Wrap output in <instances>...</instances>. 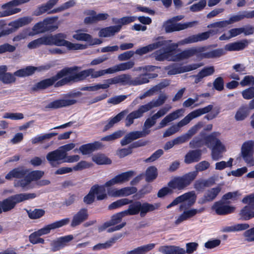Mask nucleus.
I'll list each match as a JSON object with an SVG mask.
<instances>
[{
    "instance_id": "1",
    "label": "nucleus",
    "mask_w": 254,
    "mask_h": 254,
    "mask_svg": "<svg viewBox=\"0 0 254 254\" xmlns=\"http://www.w3.org/2000/svg\"><path fill=\"white\" fill-rule=\"evenodd\" d=\"M66 36L62 33L55 35L49 34L44 35L40 38L29 42L27 47L30 49H35L41 45H49L56 46H65L69 50H82L86 48V45L72 43L65 40Z\"/></svg>"
},
{
    "instance_id": "2",
    "label": "nucleus",
    "mask_w": 254,
    "mask_h": 254,
    "mask_svg": "<svg viewBox=\"0 0 254 254\" xmlns=\"http://www.w3.org/2000/svg\"><path fill=\"white\" fill-rule=\"evenodd\" d=\"M67 68L73 69L71 73H69L68 76L58 81L55 84L56 87H62L65 85L83 81L90 75H91L92 78L98 77V71H95L93 68L83 70L77 73L76 71L79 69L78 66H73L72 67H67Z\"/></svg>"
},
{
    "instance_id": "3",
    "label": "nucleus",
    "mask_w": 254,
    "mask_h": 254,
    "mask_svg": "<svg viewBox=\"0 0 254 254\" xmlns=\"http://www.w3.org/2000/svg\"><path fill=\"white\" fill-rule=\"evenodd\" d=\"M167 97L165 94H160L156 100H152L148 103L140 106L137 110L132 111L127 115L126 118V126L130 127L134 123V120L143 116V114L154 107L163 105L166 100Z\"/></svg>"
},
{
    "instance_id": "4",
    "label": "nucleus",
    "mask_w": 254,
    "mask_h": 254,
    "mask_svg": "<svg viewBox=\"0 0 254 254\" xmlns=\"http://www.w3.org/2000/svg\"><path fill=\"white\" fill-rule=\"evenodd\" d=\"M157 73L141 74L133 79L129 74H123L114 77L115 84L120 83L122 85H129L137 86L149 82L150 78H156Z\"/></svg>"
},
{
    "instance_id": "5",
    "label": "nucleus",
    "mask_w": 254,
    "mask_h": 254,
    "mask_svg": "<svg viewBox=\"0 0 254 254\" xmlns=\"http://www.w3.org/2000/svg\"><path fill=\"white\" fill-rule=\"evenodd\" d=\"M72 70L73 69L71 68L65 67L59 71L56 75L50 78L43 79L34 84L31 88V91L37 92L39 90L46 89L53 85L56 87V83L62 79L68 76L69 73H71Z\"/></svg>"
},
{
    "instance_id": "6",
    "label": "nucleus",
    "mask_w": 254,
    "mask_h": 254,
    "mask_svg": "<svg viewBox=\"0 0 254 254\" xmlns=\"http://www.w3.org/2000/svg\"><path fill=\"white\" fill-rule=\"evenodd\" d=\"M219 133L213 132L204 137L205 145L212 148L211 156L213 160H218L222 157V153L225 151V148L220 140L217 138Z\"/></svg>"
},
{
    "instance_id": "7",
    "label": "nucleus",
    "mask_w": 254,
    "mask_h": 254,
    "mask_svg": "<svg viewBox=\"0 0 254 254\" xmlns=\"http://www.w3.org/2000/svg\"><path fill=\"white\" fill-rule=\"evenodd\" d=\"M160 37H158L155 42L159 41H165L164 40H160ZM167 41L166 45H165L166 47L156 50L151 54L150 57L154 58L156 61L158 62H163L165 61H171V59H172L175 54V51L178 47V45L176 43H171L167 45L168 43L171 42L172 41ZM163 46H164V45H163ZM160 48L161 47L159 48Z\"/></svg>"
},
{
    "instance_id": "8",
    "label": "nucleus",
    "mask_w": 254,
    "mask_h": 254,
    "mask_svg": "<svg viewBox=\"0 0 254 254\" xmlns=\"http://www.w3.org/2000/svg\"><path fill=\"white\" fill-rule=\"evenodd\" d=\"M166 41H159L148 44L147 46L140 47L136 50L135 52L133 51H128L125 52L118 56V60L120 61H124L129 60L134 54L139 56H142L148 53L151 52L155 50L159 49L160 47L166 45Z\"/></svg>"
},
{
    "instance_id": "9",
    "label": "nucleus",
    "mask_w": 254,
    "mask_h": 254,
    "mask_svg": "<svg viewBox=\"0 0 254 254\" xmlns=\"http://www.w3.org/2000/svg\"><path fill=\"white\" fill-rule=\"evenodd\" d=\"M129 204L128 208L124 210L127 216L135 215L140 213L141 217H144L147 212L155 210L159 206L158 204L154 205L148 202L141 203L139 201H132Z\"/></svg>"
},
{
    "instance_id": "10",
    "label": "nucleus",
    "mask_w": 254,
    "mask_h": 254,
    "mask_svg": "<svg viewBox=\"0 0 254 254\" xmlns=\"http://www.w3.org/2000/svg\"><path fill=\"white\" fill-rule=\"evenodd\" d=\"M36 197L35 193H19L11 195L8 198L0 201L3 212H7L12 209L17 203L23 201L33 199Z\"/></svg>"
},
{
    "instance_id": "11",
    "label": "nucleus",
    "mask_w": 254,
    "mask_h": 254,
    "mask_svg": "<svg viewBox=\"0 0 254 254\" xmlns=\"http://www.w3.org/2000/svg\"><path fill=\"white\" fill-rule=\"evenodd\" d=\"M58 19V17L57 16L47 17L43 21L36 23L32 27V30L35 34L53 32L58 28L56 25Z\"/></svg>"
},
{
    "instance_id": "12",
    "label": "nucleus",
    "mask_w": 254,
    "mask_h": 254,
    "mask_svg": "<svg viewBox=\"0 0 254 254\" xmlns=\"http://www.w3.org/2000/svg\"><path fill=\"white\" fill-rule=\"evenodd\" d=\"M196 200V195L193 191H189L181 195L176 197L170 204L167 206V208H170L174 206L185 201L186 202L184 204L180 205V209L185 207L189 208L191 207L195 202Z\"/></svg>"
},
{
    "instance_id": "13",
    "label": "nucleus",
    "mask_w": 254,
    "mask_h": 254,
    "mask_svg": "<svg viewBox=\"0 0 254 254\" xmlns=\"http://www.w3.org/2000/svg\"><path fill=\"white\" fill-rule=\"evenodd\" d=\"M105 191V186L95 185L91 187L89 193L84 197L83 201L87 204H92L95 200V194H97V200H103L107 197Z\"/></svg>"
},
{
    "instance_id": "14",
    "label": "nucleus",
    "mask_w": 254,
    "mask_h": 254,
    "mask_svg": "<svg viewBox=\"0 0 254 254\" xmlns=\"http://www.w3.org/2000/svg\"><path fill=\"white\" fill-rule=\"evenodd\" d=\"M30 0H12L3 4L1 7L3 10L1 13V16L3 17L8 16L20 12L21 10L20 8H13V7L27 3Z\"/></svg>"
},
{
    "instance_id": "15",
    "label": "nucleus",
    "mask_w": 254,
    "mask_h": 254,
    "mask_svg": "<svg viewBox=\"0 0 254 254\" xmlns=\"http://www.w3.org/2000/svg\"><path fill=\"white\" fill-rule=\"evenodd\" d=\"M230 201H224L221 199L214 203L211 207L212 210L215 211L218 215H226L233 213L235 210L234 206L228 205Z\"/></svg>"
},
{
    "instance_id": "16",
    "label": "nucleus",
    "mask_w": 254,
    "mask_h": 254,
    "mask_svg": "<svg viewBox=\"0 0 254 254\" xmlns=\"http://www.w3.org/2000/svg\"><path fill=\"white\" fill-rule=\"evenodd\" d=\"M196 23L197 22L195 21L184 23H175L172 19H169L166 22L164 28L165 32L169 33L184 30L189 27H191L193 26L194 24Z\"/></svg>"
},
{
    "instance_id": "17",
    "label": "nucleus",
    "mask_w": 254,
    "mask_h": 254,
    "mask_svg": "<svg viewBox=\"0 0 254 254\" xmlns=\"http://www.w3.org/2000/svg\"><path fill=\"white\" fill-rule=\"evenodd\" d=\"M135 172L130 170L116 176L111 180L106 182L104 186L109 187L118 184H122L130 180L135 175Z\"/></svg>"
},
{
    "instance_id": "18",
    "label": "nucleus",
    "mask_w": 254,
    "mask_h": 254,
    "mask_svg": "<svg viewBox=\"0 0 254 254\" xmlns=\"http://www.w3.org/2000/svg\"><path fill=\"white\" fill-rule=\"evenodd\" d=\"M69 221L70 220L68 218L61 219L45 226L44 227L37 231L36 233H38V235L40 236L48 234L50 233L51 230L59 228L68 224Z\"/></svg>"
},
{
    "instance_id": "19",
    "label": "nucleus",
    "mask_w": 254,
    "mask_h": 254,
    "mask_svg": "<svg viewBox=\"0 0 254 254\" xmlns=\"http://www.w3.org/2000/svg\"><path fill=\"white\" fill-rule=\"evenodd\" d=\"M127 216L124 211L117 213L113 215L111 219L109 221L104 223L102 225L98 227V230L99 232H101L105 230L107 228L116 225L120 223L123 217Z\"/></svg>"
},
{
    "instance_id": "20",
    "label": "nucleus",
    "mask_w": 254,
    "mask_h": 254,
    "mask_svg": "<svg viewBox=\"0 0 254 254\" xmlns=\"http://www.w3.org/2000/svg\"><path fill=\"white\" fill-rule=\"evenodd\" d=\"M137 191V188L132 186L125 187L121 189H113L109 191V194L113 197H123L134 194L136 193Z\"/></svg>"
},
{
    "instance_id": "21",
    "label": "nucleus",
    "mask_w": 254,
    "mask_h": 254,
    "mask_svg": "<svg viewBox=\"0 0 254 254\" xmlns=\"http://www.w3.org/2000/svg\"><path fill=\"white\" fill-rule=\"evenodd\" d=\"M88 216L87 209L81 208L73 216L70 224L71 227H74L80 225L88 219Z\"/></svg>"
},
{
    "instance_id": "22",
    "label": "nucleus",
    "mask_w": 254,
    "mask_h": 254,
    "mask_svg": "<svg viewBox=\"0 0 254 254\" xmlns=\"http://www.w3.org/2000/svg\"><path fill=\"white\" fill-rule=\"evenodd\" d=\"M64 158H65L63 155V153L62 152V151L59 148L49 152L46 155L47 160L51 166L53 167H56V162H57V164L59 165L62 163L60 161H63Z\"/></svg>"
},
{
    "instance_id": "23",
    "label": "nucleus",
    "mask_w": 254,
    "mask_h": 254,
    "mask_svg": "<svg viewBox=\"0 0 254 254\" xmlns=\"http://www.w3.org/2000/svg\"><path fill=\"white\" fill-rule=\"evenodd\" d=\"M221 190V188L218 186L208 190L201 198L199 203L200 204H204L208 202L212 201L220 192Z\"/></svg>"
},
{
    "instance_id": "24",
    "label": "nucleus",
    "mask_w": 254,
    "mask_h": 254,
    "mask_svg": "<svg viewBox=\"0 0 254 254\" xmlns=\"http://www.w3.org/2000/svg\"><path fill=\"white\" fill-rule=\"evenodd\" d=\"M197 173L196 172H190L184 175L182 177H178V183L179 186V190H182L189 186L195 179Z\"/></svg>"
},
{
    "instance_id": "25",
    "label": "nucleus",
    "mask_w": 254,
    "mask_h": 254,
    "mask_svg": "<svg viewBox=\"0 0 254 254\" xmlns=\"http://www.w3.org/2000/svg\"><path fill=\"white\" fill-rule=\"evenodd\" d=\"M77 103L75 99H57L49 103L46 108L49 109H57L63 107H65L75 104Z\"/></svg>"
},
{
    "instance_id": "26",
    "label": "nucleus",
    "mask_w": 254,
    "mask_h": 254,
    "mask_svg": "<svg viewBox=\"0 0 254 254\" xmlns=\"http://www.w3.org/2000/svg\"><path fill=\"white\" fill-rule=\"evenodd\" d=\"M103 147V144L99 141H94L81 145L79 150L83 155L89 154L93 152L101 149Z\"/></svg>"
},
{
    "instance_id": "27",
    "label": "nucleus",
    "mask_w": 254,
    "mask_h": 254,
    "mask_svg": "<svg viewBox=\"0 0 254 254\" xmlns=\"http://www.w3.org/2000/svg\"><path fill=\"white\" fill-rule=\"evenodd\" d=\"M199 65L197 64H189L183 66H172L169 68L168 74L169 75H175L179 73H184L197 69Z\"/></svg>"
},
{
    "instance_id": "28",
    "label": "nucleus",
    "mask_w": 254,
    "mask_h": 254,
    "mask_svg": "<svg viewBox=\"0 0 254 254\" xmlns=\"http://www.w3.org/2000/svg\"><path fill=\"white\" fill-rule=\"evenodd\" d=\"M146 133L141 131H131L127 133L125 136L121 140V144L122 146L126 145L131 143L133 140L138 138L144 137Z\"/></svg>"
},
{
    "instance_id": "29",
    "label": "nucleus",
    "mask_w": 254,
    "mask_h": 254,
    "mask_svg": "<svg viewBox=\"0 0 254 254\" xmlns=\"http://www.w3.org/2000/svg\"><path fill=\"white\" fill-rule=\"evenodd\" d=\"M158 251L162 254H186V251L184 248L174 245L161 246L159 247Z\"/></svg>"
},
{
    "instance_id": "30",
    "label": "nucleus",
    "mask_w": 254,
    "mask_h": 254,
    "mask_svg": "<svg viewBox=\"0 0 254 254\" xmlns=\"http://www.w3.org/2000/svg\"><path fill=\"white\" fill-rule=\"evenodd\" d=\"M202 151L200 149L189 151L185 156V162L190 164L198 162L201 158Z\"/></svg>"
},
{
    "instance_id": "31",
    "label": "nucleus",
    "mask_w": 254,
    "mask_h": 254,
    "mask_svg": "<svg viewBox=\"0 0 254 254\" xmlns=\"http://www.w3.org/2000/svg\"><path fill=\"white\" fill-rule=\"evenodd\" d=\"M73 239L71 235H67L64 237L59 238L57 241H55L52 244V250L53 252L58 251L63 248L68 243Z\"/></svg>"
},
{
    "instance_id": "32",
    "label": "nucleus",
    "mask_w": 254,
    "mask_h": 254,
    "mask_svg": "<svg viewBox=\"0 0 254 254\" xmlns=\"http://www.w3.org/2000/svg\"><path fill=\"white\" fill-rule=\"evenodd\" d=\"M112 84H115L114 77L105 80L104 84H97L94 86H85L82 87L81 90L82 91H95L100 89H107Z\"/></svg>"
},
{
    "instance_id": "33",
    "label": "nucleus",
    "mask_w": 254,
    "mask_h": 254,
    "mask_svg": "<svg viewBox=\"0 0 254 254\" xmlns=\"http://www.w3.org/2000/svg\"><path fill=\"white\" fill-rule=\"evenodd\" d=\"M122 233H119L114 235L108 241L105 243H99L95 245L93 247V250L94 251L99 250L101 249H106L110 248L114 244H115L119 239L123 237Z\"/></svg>"
},
{
    "instance_id": "34",
    "label": "nucleus",
    "mask_w": 254,
    "mask_h": 254,
    "mask_svg": "<svg viewBox=\"0 0 254 254\" xmlns=\"http://www.w3.org/2000/svg\"><path fill=\"white\" fill-rule=\"evenodd\" d=\"M209 38L207 31L199 33L197 35H193L183 39L181 43L183 44L195 43L198 41H202L207 40Z\"/></svg>"
},
{
    "instance_id": "35",
    "label": "nucleus",
    "mask_w": 254,
    "mask_h": 254,
    "mask_svg": "<svg viewBox=\"0 0 254 254\" xmlns=\"http://www.w3.org/2000/svg\"><path fill=\"white\" fill-rule=\"evenodd\" d=\"M90 14L91 16H87L84 18V22L85 24H92L99 21L105 20L109 16L107 13H99L96 14V12L94 10H92Z\"/></svg>"
},
{
    "instance_id": "36",
    "label": "nucleus",
    "mask_w": 254,
    "mask_h": 254,
    "mask_svg": "<svg viewBox=\"0 0 254 254\" xmlns=\"http://www.w3.org/2000/svg\"><path fill=\"white\" fill-rule=\"evenodd\" d=\"M121 29V25L111 26L101 29L99 33L101 37H108L114 36Z\"/></svg>"
},
{
    "instance_id": "37",
    "label": "nucleus",
    "mask_w": 254,
    "mask_h": 254,
    "mask_svg": "<svg viewBox=\"0 0 254 254\" xmlns=\"http://www.w3.org/2000/svg\"><path fill=\"white\" fill-rule=\"evenodd\" d=\"M254 147V143L250 140L243 143L241 149L242 156L244 159L247 161L248 158H250L252 155V152Z\"/></svg>"
},
{
    "instance_id": "38",
    "label": "nucleus",
    "mask_w": 254,
    "mask_h": 254,
    "mask_svg": "<svg viewBox=\"0 0 254 254\" xmlns=\"http://www.w3.org/2000/svg\"><path fill=\"white\" fill-rule=\"evenodd\" d=\"M245 18H254V10L251 11H243L240 12L239 14L231 16L228 21L229 24H231L234 22L241 21Z\"/></svg>"
},
{
    "instance_id": "39",
    "label": "nucleus",
    "mask_w": 254,
    "mask_h": 254,
    "mask_svg": "<svg viewBox=\"0 0 254 254\" xmlns=\"http://www.w3.org/2000/svg\"><path fill=\"white\" fill-rule=\"evenodd\" d=\"M248 45L247 40L235 42L227 44L225 50L228 51H239L244 50Z\"/></svg>"
},
{
    "instance_id": "40",
    "label": "nucleus",
    "mask_w": 254,
    "mask_h": 254,
    "mask_svg": "<svg viewBox=\"0 0 254 254\" xmlns=\"http://www.w3.org/2000/svg\"><path fill=\"white\" fill-rule=\"evenodd\" d=\"M155 247V244L150 243L138 247L132 250L128 251L126 253V254H146L154 249Z\"/></svg>"
},
{
    "instance_id": "41",
    "label": "nucleus",
    "mask_w": 254,
    "mask_h": 254,
    "mask_svg": "<svg viewBox=\"0 0 254 254\" xmlns=\"http://www.w3.org/2000/svg\"><path fill=\"white\" fill-rule=\"evenodd\" d=\"M181 111V110L178 109L166 116L159 123L158 128L166 127L169 123L178 118L180 116Z\"/></svg>"
},
{
    "instance_id": "42",
    "label": "nucleus",
    "mask_w": 254,
    "mask_h": 254,
    "mask_svg": "<svg viewBox=\"0 0 254 254\" xmlns=\"http://www.w3.org/2000/svg\"><path fill=\"white\" fill-rule=\"evenodd\" d=\"M204 208L202 207L199 209H191L188 210H185L183 213L179 216L177 219V222H182L184 220H186L189 218H190L195 216L197 213H200L204 211Z\"/></svg>"
},
{
    "instance_id": "43",
    "label": "nucleus",
    "mask_w": 254,
    "mask_h": 254,
    "mask_svg": "<svg viewBox=\"0 0 254 254\" xmlns=\"http://www.w3.org/2000/svg\"><path fill=\"white\" fill-rule=\"evenodd\" d=\"M37 69V67L28 66L25 68L18 69L14 72V75L18 77H26L32 75Z\"/></svg>"
},
{
    "instance_id": "44",
    "label": "nucleus",
    "mask_w": 254,
    "mask_h": 254,
    "mask_svg": "<svg viewBox=\"0 0 254 254\" xmlns=\"http://www.w3.org/2000/svg\"><path fill=\"white\" fill-rule=\"evenodd\" d=\"M254 209H252L251 206L246 205L244 206L240 211L239 215L240 219L242 220H249L254 218Z\"/></svg>"
},
{
    "instance_id": "45",
    "label": "nucleus",
    "mask_w": 254,
    "mask_h": 254,
    "mask_svg": "<svg viewBox=\"0 0 254 254\" xmlns=\"http://www.w3.org/2000/svg\"><path fill=\"white\" fill-rule=\"evenodd\" d=\"M132 202V199H129L127 198H124L118 199L112 203L108 206L109 210L116 209L120 208L124 205L129 204Z\"/></svg>"
},
{
    "instance_id": "46",
    "label": "nucleus",
    "mask_w": 254,
    "mask_h": 254,
    "mask_svg": "<svg viewBox=\"0 0 254 254\" xmlns=\"http://www.w3.org/2000/svg\"><path fill=\"white\" fill-rule=\"evenodd\" d=\"M26 175V171L20 170L18 168H14L7 174L5 177L7 180H10L13 178L22 179Z\"/></svg>"
},
{
    "instance_id": "47",
    "label": "nucleus",
    "mask_w": 254,
    "mask_h": 254,
    "mask_svg": "<svg viewBox=\"0 0 254 254\" xmlns=\"http://www.w3.org/2000/svg\"><path fill=\"white\" fill-rule=\"evenodd\" d=\"M158 172L157 168L153 166H150L145 172V180L147 182H151L157 177Z\"/></svg>"
},
{
    "instance_id": "48",
    "label": "nucleus",
    "mask_w": 254,
    "mask_h": 254,
    "mask_svg": "<svg viewBox=\"0 0 254 254\" xmlns=\"http://www.w3.org/2000/svg\"><path fill=\"white\" fill-rule=\"evenodd\" d=\"M249 114L248 105H243L237 111L235 116V119L237 121H243L247 117Z\"/></svg>"
},
{
    "instance_id": "49",
    "label": "nucleus",
    "mask_w": 254,
    "mask_h": 254,
    "mask_svg": "<svg viewBox=\"0 0 254 254\" xmlns=\"http://www.w3.org/2000/svg\"><path fill=\"white\" fill-rule=\"evenodd\" d=\"M224 54V51L222 49H217L208 52L201 54L202 58L211 59L219 58Z\"/></svg>"
},
{
    "instance_id": "50",
    "label": "nucleus",
    "mask_w": 254,
    "mask_h": 254,
    "mask_svg": "<svg viewBox=\"0 0 254 254\" xmlns=\"http://www.w3.org/2000/svg\"><path fill=\"white\" fill-rule=\"evenodd\" d=\"M32 20L33 18L30 16H24L13 22L11 26L17 29L30 23Z\"/></svg>"
},
{
    "instance_id": "51",
    "label": "nucleus",
    "mask_w": 254,
    "mask_h": 254,
    "mask_svg": "<svg viewBox=\"0 0 254 254\" xmlns=\"http://www.w3.org/2000/svg\"><path fill=\"white\" fill-rule=\"evenodd\" d=\"M134 62L132 61H129L126 63H123L119 64L118 65L113 66L114 73L119 71H124L126 70L129 69L133 67Z\"/></svg>"
},
{
    "instance_id": "52",
    "label": "nucleus",
    "mask_w": 254,
    "mask_h": 254,
    "mask_svg": "<svg viewBox=\"0 0 254 254\" xmlns=\"http://www.w3.org/2000/svg\"><path fill=\"white\" fill-rule=\"evenodd\" d=\"M28 217L31 219H37L41 218L45 214V211L41 208H35L33 210L27 211Z\"/></svg>"
},
{
    "instance_id": "53",
    "label": "nucleus",
    "mask_w": 254,
    "mask_h": 254,
    "mask_svg": "<svg viewBox=\"0 0 254 254\" xmlns=\"http://www.w3.org/2000/svg\"><path fill=\"white\" fill-rule=\"evenodd\" d=\"M58 133L57 132H51L44 134L43 135H38L33 138L31 140V142L32 144H37L42 142L43 140L45 139L51 138L53 136L58 135Z\"/></svg>"
},
{
    "instance_id": "54",
    "label": "nucleus",
    "mask_w": 254,
    "mask_h": 254,
    "mask_svg": "<svg viewBox=\"0 0 254 254\" xmlns=\"http://www.w3.org/2000/svg\"><path fill=\"white\" fill-rule=\"evenodd\" d=\"M15 76L14 73L12 74L10 72H7L6 71L2 76L0 77V80L5 84L14 83L16 80Z\"/></svg>"
},
{
    "instance_id": "55",
    "label": "nucleus",
    "mask_w": 254,
    "mask_h": 254,
    "mask_svg": "<svg viewBox=\"0 0 254 254\" xmlns=\"http://www.w3.org/2000/svg\"><path fill=\"white\" fill-rule=\"evenodd\" d=\"M93 161L98 165H108L112 163L111 160L104 155L95 156L93 158Z\"/></svg>"
},
{
    "instance_id": "56",
    "label": "nucleus",
    "mask_w": 254,
    "mask_h": 254,
    "mask_svg": "<svg viewBox=\"0 0 254 254\" xmlns=\"http://www.w3.org/2000/svg\"><path fill=\"white\" fill-rule=\"evenodd\" d=\"M171 108V106H169L168 107H163L160 109L156 113L154 114L149 118L155 125L156 123V120L159 118L164 116L169 111Z\"/></svg>"
},
{
    "instance_id": "57",
    "label": "nucleus",
    "mask_w": 254,
    "mask_h": 254,
    "mask_svg": "<svg viewBox=\"0 0 254 254\" xmlns=\"http://www.w3.org/2000/svg\"><path fill=\"white\" fill-rule=\"evenodd\" d=\"M137 19V17L135 16H127L123 17L118 19L117 23L118 25H122L128 24L131 22L135 21Z\"/></svg>"
},
{
    "instance_id": "58",
    "label": "nucleus",
    "mask_w": 254,
    "mask_h": 254,
    "mask_svg": "<svg viewBox=\"0 0 254 254\" xmlns=\"http://www.w3.org/2000/svg\"><path fill=\"white\" fill-rule=\"evenodd\" d=\"M206 0H200L199 2L194 3L190 6V10L192 12H198L202 10L206 6Z\"/></svg>"
},
{
    "instance_id": "59",
    "label": "nucleus",
    "mask_w": 254,
    "mask_h": 254,
    "mask_svg": "<svg viewBox=\"0 0 254 254\" xmlns=\"http://www.w3.org/2000/svg\"><path fill=\"white\" fill-rule=\"evenodd\" d=\"M123 132L121 130H118L111 134L103 137L102 141H110L121 137L123 136Z\"/></svg>"
},
{
    "instance_id": "60",
    "label": "nucleus",
    "mask_w": 254,
    "mask_h": 254,
    "mask_svg": "<svg viewBox=\"0 0 254 254\" xmlns=\"http://www.w3.org/2000/svg\"><path fill=\"white\" fill-rule=\"evenodd\" d=\"M195 118L193 112H191L187 115L183 119L179 122L177 124V126L178 127V128L185 126L188 124L192 119Z\"/></svg>"
},
{
    "instance_id": "61",
    "label": "nucleus",
    "mask_w": 254,
    "mask_h": 254,
    "mask_svg": "<svg viewBox=\"0 0 254 254\" xmlns=\"http://www.w3.org/2000/svg\"><path fill=\"white\" fill-rule=\"evenodd\" d=\"M195 118L193 112H191L187 115L183 119L179 122L177 124V126L178 127V128L185 126L188 124L192 119Z\"/></svg>"
},
{
    "instance_id": "62",
    "label": "nucleus",
    "mask_w": 254,
    "mask_h": 254,
    "mask_svg": "<svg viewBox=\"0 0 254 254\" xmlns=\"http://www.w3.org/2000/svg\"><path fill=\"white\" fill-rule=\"evenodd\" d=\"M213 108L212 105H209L204 108H200L192 111L195 118L200 116L204 114L208 113Z\"/></svg>"
},
{
    "instance_id": "63",
    "label": "nucleus",
    "mask_w": 254,
    "mask_h": 254,
    "mask_svg": "<svg viewBox=\"0 0 254 254\" xmlns=\"http://www.w3.org/2000/svg\"><path fill=\"white\" fill-rule=\"evenodd\" d=\"M152 190V187L150 185H146L137 192L135 196H138V198H142L145 194L150 193Z\"/></svg>"
},
{
    "instance_id": "64",
    "label": "nucleus",
    "mask_w": 254,
    "mask_h": 254,
    "mask_svg": "<svg viewBox=\"0 0 254 254\" xmlns=\"http://www.w3.org/2000/svg\"><path fill=\"white\" fill-rule=\"evenodd\" d=\"M242 95L243 98L246 100L254 98V86H251L244 90L242 92Z\"/></svg>"
}]
</instances>
